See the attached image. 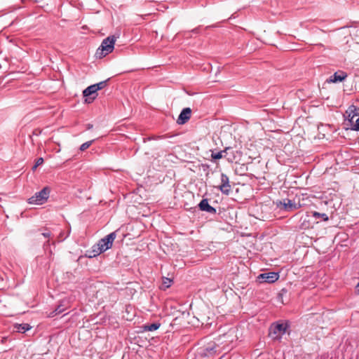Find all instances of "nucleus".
<instances>
[{"mask_svg":"<svg viewBox=\"0 0 359 359\" xmlns=\"http://www.w3.org/2000/svg\"><path fill=\"white\" fill-rule=\"evenodd\" d=\"M347 77V74L343 71L335 72L333 75L330 77V82L337 83L341 82Z\"/></svg>","mask_w":359,"mask_h":359,"instance_id":"nucleus-14","label":"nucleus"},{"mask_svg":"<svg viewBox=\"0 0 359 359\" xmlns=\"http://www.w3.org/2000/svg\"><path fill=\"white\" fill-rule=\"evenodd\" d=\"M191 109L189 107L184 108L180 112L177 119V123L179 125H183L186 123L191 118Z\"/></svg>","mask_w":359,"mask_h":359,"instance_id":"nucleus-10","label":"nucleus"},{"mask_svg":"<svg viewBox=\"0 0 359 359\" xmlns=\"http://www.w3.org/2000/svg\"><path fill=\"white\" fill-rule=\"evenodd\" d=\"M162 279H163V281H162L161 285L160 286V289L162 290H165L171 286V285L173 282V280L172 278H166V277H163Z\"/></svg>","mask_w":359,"mask_h":359,"instance_id":"nucleus-16","label":"nucleus"},{"mask_svg":"<svg viewBox=\"0 0 359 359\" xmlns=\"http://www.w3.org/2000/svg\"><path fill=\"white\" fill-rule=\"evenodd\" d=\"M216 348L217 346L215 344L210 345L205 349L204 350V355L205 356H210L216 353Z\"/></svg>","mask_w":359,"mask_h":359,"instance_id":"nucleus-19","label":"nucleus"},{"mask_svg":"<svg viewBox=\"0 0 359 359\" xmlns=\"http://www.w3.org/2000/svg\"><path fill=\"white\" fill-rule=\"evenodd\" d=\"M229 148H226L224 150L218 152H212L211 157L213 160H218L222 158V154L226 153Z\"/></svg>","mask_w":359,"mask_h":359,"instance_id":"nucleus-20","label":"nucleus"},{"mask_svg":"<svg viewBox=\"0 0 359 359\" xmlns=\"http://www.w3.org/2000/svg\"><path fill=\"white\" fill-rule=\"evenodd\" d=\"M279 278V274L278 272H269L266 273H262L259 275L257 278V281L259 283H273L276 282Z\"/></svg>","mask_w":359,"mask_h":359,"instance_id":"nucleus-6","label":"nucleus"},{"mask_svg":"<svg viewBox=\"0 0 359 359\" xmlns=\"http://www.w3.org/2000/svg\"><path fill=\"white\" fill-rule=\"evenodd\" d=\"M217 188L224 195L228 196L231 193V187L229 184V178L226 174H221V184Z\"/></svg>","mask_w":359,"mask_h":359,"instance_id":"nucleus-7","label":"nucleus"},{"mask_svg":"<svg viewBox=\"0 0 359 359\" xmlns=\"http://www.w3.org/2000/svg\"><path fill=\"white\" fill-rule=\"evenodd\" d=\"M97 92L94 84L87 87L83 91V96L86 97L85 102L88 104L92 103L97 96Z\"/></svg>","mask_w":359,"mask_h":359,"instance_id":"nucleus-8","label":"nucleus"},{"mask_svg":"<svg viewBox=\"0 0 359 359\" xmlns=\"http://www.w3.org/2000/svg\"><path fill=\"white\" fill-rule=\"evenodd\" d=\"M116 237V231L111 232L103 238L100 239L97 243L100 248V252H105L112 247L113 242Z\"/></svg>","mask_w":359,"mask_h":359,"instance_id":"nucleus-4","label":"nucleus"},{"mask_svg":"<svg viewBox=\"0 0 359 359\" xmlns=\"http://www.w3.org/2000/svg\"><path fill=\"white\" fill-rule=\"evenodd\" d=\"M42 235L45 238H49L50 236V231L44 232V233H42Z\"/></svg>","mask_w":359,"mask_h":359,"instance_id":"nucleus-27","label":"nucleus"},{"mask_svg":"<svg viewBox=\"0 0 359 359\" xmlns=\"http://www.w3.org/2000/svg\"><path fill=\"white\" fill-rule=\"evenodd\" d=\"M348 126H350L351 130L359 131V116L358 117L355 121L353 122V124L351 123Z\"/></svg>","mask_w":359,"mask_h":359,"instance_id":"nucleus-23","label":"nucleus"},{"mask_svg":"<svg viewBox=\"0 0 359 359\" xmlns=\"http://www.w3.org/2000/svg\"><path fill=\"white\" fill-rule=\"evenodd\" d=\"M116 40V37L115 36H109L104 39L97 49L96 54L99 55L100 57H102L111 53L114 48Z\"/></svg>","mask_w":359,"mask_h":359,"instance_id":"nucleus-1","label":"nucleus"},{"mask_svg":"<svg viewBox=\"0 0 359 359\" xmlns=\"http://www.w3.org/2000/svg\"><path fill=\"white\" fill-rule=\"evenodd\" d=\"M69 302L70 301L69 299H64L61 300L60 304L54 311L49 313L48 316L50 318H53L55 316L62 313L63 311L67 310V309L69 306Z\"/></svg>","mask_w":359,"mask_h":359,"instance_id":"nucleus-9","label":"nucleus"},{"mask_svg":"<svg viewBox=\"0 0 359 359\" xmlns=\"http://www.w3.org/2000/svg\"><path fill=\"white\" fill-rule=\"evenodd\" d=\"M31 327H32L27 323L16 324L15 325V328L16 329L17 332L20 333H25L29 330Z\"/></svg>","mask_w":359,"mask_h":359,"instance_id":"nucleus-17","label":"nucleus"},{"mask_svg":"<svg viewBox=\"0 0 359 359\" xmlns=\"http://www.w3.org/2000/svg\"><path fill=\"white\" fill-rule=\"evenodd\" d=\"M93 141L94 140H90V141H88V142H86L83 144H82L79 148L80 151H84L85 150H86L93 144Z\"/></svg>","mask_w":359,"mask_h":359,"instance_id":"nucleus-22","label":"nucleus"},{"mask_svg":"<svg viewBox=\"0 0 359 359\" xmlns=\"http://www.w3.org/2000/svg\"><path fill=\"white\" fill-rule=\"evenodd\" d=\"M86 257H89V258H93V257H97V256L95 255V254L93 252V250H88V251L86 252Z\"/></svg>","mask_w":359,"mask_h":359,"instance_id":"nucleus-26","label":"nucleus"},{"mask_svg":"<svg viewBox=\"0 0 359 359\" xmlns=\"http://www.w3.org/2000/svg\"><path fill=\"white\" fill-rule=\"evenodd\" d=\"M346 115L349 124H353L354 118L359 116V107L355 105H351L346 111Z\"/></svg>","mask_w":359,"mask_h":359,"instance_id":"nucleus-11","label":"nucleus"},{"mask_svg":"<svg viewBox=\"0 0 359 359\" xmlns=\"http://www.w3.org/2000/svg\"><path fill=\"white\" fill-rule=\"evenodd\" d=\"M92 128H93V125L92 124L89 123V124L87 125V129L89 130V129H91Z\"/></svg>","mask_w":359,"mask_h":359,"instance_id":"nucleus-28","label":"nucleus"},{"mask_svg":"<svg viewBox=\"0 0 359 359\" xmlns=\"http://www.w3.org/2000/svg\"><path fill=\"white\" fill-rule=\"evenodd\" d=\"M289 328L287 323H276L270 327V334L274 339H280Z\"/></svg>","mask_w":359,"mask_h":359,"instance_id":"nucleus-3","label":"nucleus"},{"mask_svg":"<svg viewBox=\"0 0 359 359\" xmlns=\"http://www.w3.org/2000/svg\"><path fill=\"white\" fill-rule=\"evenodd\" d=\"M50 189L48 187H43L41 191L35 193L34 196L28 199V203L32 205H43L48 199Z\"/></svg>","mask_w":359,"mask_h":359,"instance_id":"nucleus-2","label":"nucleus"},{"mask_svg":"<svg viewBox=\"0 0 359 359\" xmlns=\"http://www.w3.org/2000/svg\"><path fill=\"white\" fill-rule=\"evenodd\" d=\"M161 326V324L159 323H154L152 324L145 325L144 326V331H149L152 332L158 330Z\"/></svg>","mask_w":359,"mask_h":359,"instance_id":"nucleus-18","label":"nucleus"},{"mask_svg":"<svg viewBox=\"0 0 359 359\" xmlns=\"http://www.w3.org/2000/svg\"><path fill=\"white\" fill-rule=\"evenodd\" d=\"M311 215V219L313 218L315 219L316 223H318V219H321L323 221H328L329 217L325 213H320L316 211L309 212Z\"/></svg>","mask_w":359,"mask_h":359,"instance_id":"nucleus-15","label":"nucleus"},{"mask_svg":"<svg viewBox=\"0 0 359 359\" xmlns=\"http://www.w3.org/2000/svg\"><path fill=\"white\" fill-rule=\"evenodd\" d=\"M300 222L301 224L299 227L302 229H308L311 228L313 227V224L315 223L314 221H311V217L309 212H306L305 216L301 217Z\"/></svg>","mask_w":359,"mask_h":359,"instance_id":"nucleus-13","label":"nucleus"},{"mask_svg":"<svg viewBox=\"0 0 359 359\" xmlns=\"http://www.w3.org/2000/svg\"><path fill=\"white\" fill-rule=\"evenodd\" d=\"M198 208L201 211L207 212L210 214H216V209L211 206L208 198H203L198 204Z\"/></svg>","mask_w":359,"mask_h":359,"instance_id":"nucleus-12","label":"nucleus"},{"mask_svg":"<svg viewBox=\"0 0 359 359\" xmlns=\"http://www.w3.org/2000/svg\"><path fill=\"white\" fill-rule=\"evenodd\" d=\"M43 163V158L40 157V158H38L36 160V162H35V164L32 167V170H34L36 169V168L41 165H42Z\"/></svg>","mask_w":359,"mask_h":359,"instance_id":"nucleus-24","label":"nucleus"},{"mask_svg":"<svg viewBox=\"0 0 359 359\" xmlns=\"http://www.w3.org/2000/svg\"><path fill=\"white\" fill-rule=\"evenodd\" d=\"M275 204L280 210L286 212H291L300 207L299 205L292 203V201L289 198H285L283 201L278 200L275 202Z\"/></svg>","mask_w":359,"mask_h":359,"instance_id":"nucleus-5","label":"nucleus"},{"mask_svg":"<svg viewBox=\"0 0 359 359\" xmlns=\"http://www.w3.org/2000/svg\"><path fill=\"white\" fill-rule=\"evenodd\" d=\"M91 250L95 254L96 256H98L99 255H100L101 253L103 252H100V248H99V246H97V244L93 245Z\"/></svg>","mask_w":359,"mask_h":359,"instance_id":"nucleus-25","label":"nucleus"},{"mask_svg":"<svg viewBox=\"0 0 359 359\" xmlns=\"http://www.w3.org/2000/svg\"><path fill=\"white\" fill-rule=\"evenodd\" d=\"M108 80L109 79L105 80V81H102L101 82H99L97 83L94 84L95 88H96L97 91H98L100 90H102L104 88H105L107 86V85Z\"/></svg>","mask_w":359,"mask_h":359,"instance_id":"nucleus-21","label":"nucleus"}]
</instances>
